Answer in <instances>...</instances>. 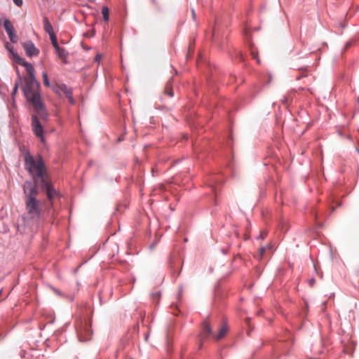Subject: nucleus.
Wrapping results in <instances>:
<instances>
[{
	"instance_id": "f257e3e1",
	"label": "nucleus",
	"mask_w": 359,
	"mask_h": 359,
	"mask_svg": "<svg viewBox=\"0 0 359 359\" xmlns=\"http://www.w3.org/2000/svg\"><path fill=\"white\" fill-rule=\"evenodd\" d=\"M25 168L32 176L35 187H41L46 191L50 201L55 198L57 193L53 189L50 182L47 168L41 156L34 157L29 151L24 154Z\"/></svg>"
},
{
	"instance_id": "f03ea898",
	"label": "nucleus",
	"mask_w": 359,
	"mask_h": 359,
	"mask_svg": "<svg viewBox=\"0 0 359 359\" xmlns=\"http://www.w3.org/2000/svg\"><path fill=\"white\" fill-rule=\"evenodd\" d=\"M26 212L23 219L27 222H37L42 213L41 203L36 199L39 194L37 188L30 181H26L23 185Z\"/></svg>"
},
{
	"instance_id": "7ed1b4c3",
	"label": "nucleus",
	"mask_w": 359,
	"mask_h": 359,
	"mask_svg": "<svg viewBox=\"0 0 359 359\" xmlns=\"http://www.w3.org/2000/svg\"><path fill=\"white\" fill-rule=\"evenodd\" d=\"M23 67H25L27 74V76L23 79V93L27 100L32 103L37 112H40L43 109V104L39 92V84L34 74V67L30 63H26Z\"/></svg>"
},
{
	"instance_id": "20e7f679",
	"label": "nucleus",
	"mask_w": 359,
	"mask_h": 359,
	"mask_svg": "<svg viewBox=\"0 0 359 359\" xmlns=\"http://www.w3.org/2000/svg\"><path fill=\"white\" fill-rule=\"evenodd\" d=\"M3 26L11 41L12 43H16L18 41V36L15 33V29L11 22L8 19H5L3 21Z\"/></svg>"
},
{
	"instance_id": "39448f33",
	"label": "nucleus",
	"mask_w": 359,
	"mask_h": 359,
	"mask_svg": "<svg viewBox=\"0 0 359 359\" xmlns=\"http://www.w3.org/2000/svg\"><path fill=\"white\" fill-rule=\"evenodd\" d=\"M212 334V329L208 321H204L202 324L201 332L199 334V347H202L203 341H205L210 334Z\"/></svg>"
},
{
	"instance_id": "423d86ee",
	"label": "nucleus",
	"mask_w": 359,
	"mask_h": 359,
	"mask_svg": "<svg viewBox=\"0 0 359 359\" xmlns=\"http://www.w3.org/2000/svg\"><path fill=\"white\" fill-rule=\"evenodd\" d=\"M32 126L34 133L43 141V129L37 116L35 115H33L32 117Z\"/></svg>"
},
{
	"instance_id": "0eeeda50",
	"label": "nucleus",
	"mask_w": 359,
	"mask_h": 359,
	"mask_svg": "<svg viewBox=\"0 0 359 359\" xmlns=\"http://www.w3.org/2000/svg\"><path fill=\"white\" fill-rule=\"evenodd\" d=\"M54 90L57 94H59L60 92H62L68 99L69 102L72 104H74V100L72 96V90L71 88H68L65 84L58 85L54 89Z\"/></svg>"
},
{
	"instance_id": "6e6552de",
	"label": "nucleus",
	"mask_w": 359,
	"mask_h": 359,
	"mask_svg": "<svg viewBox=\"0 0 359 359\" xmlns=\"http://www.w3.org/2000/svg\"><path fill=\"white\" fill-rule=\"evenodd\" d=\"M5 47L9 51L10 57L14 62L22 66L25 65L26 63H28L27 62L25 61L23 58L20 57L16 53L14 52L13 47L8 42H6L5 43Z\"/></svg>"
},
{
	"instance_id": "1a4fd4ad",
	"label": "nucleus",
	"mask_w": 359,
	"mask_h": 359,
	"mask_svg": "<svg viewBox=\"0 0 359 359\" xmlns=\"http://www.w3.org/2000/svg\"><path fill=\"white\" fill-rule=\"evenodd\" d=\"M26 54L29 56H36L39 53V50L35 47L34 44L31 41H27L22 43Z\"/></svg>"
},
{
	"instance_id": "9d476101",
	"label": "nucleus",
	"mask_w": 359,
	"mask_h": 359,
	"mask_svg": "<svg viewBox=\"0 0 359 359\" xmlns=\"http://www.w3.org/2000/svg\"><path fill=\"white\" fill-rule=\"evenodd\" d=\"M76 331L81 341L88 339V335L90 334V330L86 323L83 325L82 323H80V325L76 327Z\"/></svg>"
},
{
	"instance_id": "9b49d317",
	"label": "nucleus",
	"mask_w": 359,
	"mask_h": 359,
	"mask_svg": "<svg viewBox=\"0 0 359 359\" xmlns=\"http://www.w3.org/2000/svg\"><path fill=\"white\" fill-rule=\"evenodd\" d=\"M228 331H229V327H228L227 324L224 322L220 325V327L219 328L218 334H214L213 337L217 341L220 340L221 339H222L223 337H224L226 336V334H227Z\"/></svg>"
},
{
	"instance_id": "f8f14e48",
	"label": "nucleus",
	"mask_w": 359,
	"mask_h": 359,
	"mask_svg": "<svg viewBox=\"0 0 359 359\" xmlns=\"http://www.w3.org/2000/svg\"><path fill=\"white\" fill-rule=\"evenodd\" d=\"M43 21L45 32L48 33L49 36H50L52 34H55L53 32V27L48 19L46 17H44Z\"/></svg>"
},
{
	"instance_id": "ddd939ff",
	"label": "nucleus",
	"mask_w": 359,
	"mask_h": 359,
	"mask_svg": "<svg viewBox=\"0 0 359 359\" xmlns=\"http://www.w3.org/2000/svg\"><path fill=\"white\" fill-rule=\"evenodd\" d=\"M58 57L62 60L64 62H66V59L68 56V52L63 48L58 47V49H55Z\"/></svg>"
},
{
	"instance_id": "4468645a",
	"label": "nucleus",
	"mask_w": 359,
	"mask_h": 359,
	"mask_svg": "<svg viewBox=\"0 0 359 359\" xmlns=\"http://www.w3.org/2000/svg\"><path fill=\"white\" fill-rule=\"evenodd\" d=\"M273 248L271 244L267 245L265 247H262L259 249V258L264 257L269 251Z\"/></svg>"
},
{
	"instance_id": "2eb2a0df",
	"label": "nucleus",
	"mask_w": 359,
	"mask_h": 359,
	"mask_svg": "<svg viewBox=\"0 0 359 359\" xmlns=\"http://www.w3.org/2000/svg\"><path fill=\"white\" fill-rule=\"evenodd\" d=\"M164 94L168 95L170 97L173 96L172 84L171 81H169L166 83L164 88Z\"/></svg>"
},
{
	"instance_id": "dca6fc26",
	"label": "nucleus",
	"mask_w": 359,
	"mask_h": 359,
	"mask_svg": "<svg viewBox=\"0 0 359 359\" xmlns=\"http://www.w3.org/2000/svg\"><path fill=\"white\" fill-rule=\"evenodd\" d=\"M50 36V39L51 41V43L53 46L55 48V49H58L59 45L57 41V37L55 34H52Z\"/></svg>"
},
{
	"instance_id": "f3484780",
	"label": "nucleus",
	"mask_w": 359,
	"mask_h": 359,
	"mask_svg": "<svg viewBox=\"0 0 359 359\" xmlns=\"http://www.w3.org/2000/svg\"><path fill=\"white\" fill-rule=\"evenodd\" d=\"M102 14L103 15V18L105 21L109 20V9L107 7L104 6L102 9Z\"/></svg>"
},
{
	"instance_id": "a211bd4d",
	"label": "nucleus",
	"mask_w": 359,
	"mask_h": 359,
	"mask_svg": "<svg viewBox=\"0 0 359 359\" xmlns=\"http://www.w3.org/2000/svg\"><path fill=\"white\" fill-rule=\"evenodd\" d=\"M22 79L20 76H19L18 80L16 81V82H15V86H14L13 92H12L13 97L16 94V93L18 91V86H19L20 83H22Z\"/></svg>"
},
{
	"instance_id": "6ab92c4d",
	"label": "nucleus",
	"mask_w": 359,
	"mask_h": 359,
	"mask_svg": "<svg viewBox=\"0 0 359 359\" xmlns=\"http://www.w3.org/2000/svg\"><path fill=\"white\" fill-rule=\"evenodd\" d=\"M42 76H43V84L46 86L49 87L50 86V83H49V80H48V78L47 73L46 72H43Z\"/></svg>"
},
{
	"instance_id": "aec40b11",
	"label": "nucleus",
	"mask_w": 359,
	"mask_h": 359,
	"mask_svg": "<svg viewBox=\"0 0 359 359\" xmlns=\"http://www.w3.org/2000/svg\"><path fill=\"white\" fill-rule=\"evenodd\" d=\"M306 69H300L299 71L301 73H303L304 71H306ZM306 76V74H302L301 75L297 76V79H300L302 77Z\"/></svg>"
},
{
	"instance_id": "412c9836",
	"label": "nucleus",
	"mask_w": 359,
	"mask_h": 359,
	"mask_svg": "<svg viewBox=\"0 0 359 359\" xmlns=\"http://www.w3.org/2000/svg\"><path fill=\"white\" fill-rule=\"evenodd\" d=\"M151 3L152 4V5L156 8H159V4L157 0H151Z\"/></svg>"
},
{
	"instance_id": "4be33fe9",
	"label": "nucleus",
	"mask_w": 359,
	"mask_h": 359,
	"mask_svg": "<svg viewBox=\"0 0 359 359\" xmlns=\"http://www.w3.org/2000/svg\"><path fill=\"white\" fill-rule=\"evenodd\" d=\"M251 54H252V57L257 60V62L258 64H259V63H260V60H259V59L257 57V55L254 53V51H252V52H251Z\"/></svg>"
},
{
	"instance_id": "5701e85b",
	"label": "nucleus",
	"mask_w": 359,
	"mask_h": 359,
	"mask_svg": "<svg viewBox=\"0 0 359 359\" xmlns=\"http://www.w3.org/2000/svg\"><path fill=\"white\" fill-rule=\"evenodd\" d=\"M13 1L18 6H21L22 5V0H13Z\"/></svg>"
},
{
	"instance_id": "b1692460",
	"label": "nucleus",
	"mask_w": 359,
	"mask_h": 359,
	"mask_svg": "<svg viewBox=\"0 0 359 359\" xmlns=\"http://www.w3.org/2000/svg\"><path fill=\"white\" fill-rule=\"evenodd\" d=\"M237 57H238L239 60L243 61V55L241 54L240 53H238Z\"/></svg>"
},
{
	"instance_id": "393cba45",
	"label": "nucleus",
	"mask_w": 359,
	"mask_h": 359,
	"mask_svg": "<svg viewBox=\"0 0 359 359\" xmlns=\"http://www.w3.org/2000/svg\"><path fill=\"white\" fill-rule=\"evenodd\" d=\"M266 236V232H261L260 235H259V237L263 239Z\"/></svg>"
},
{
	"instance_id": "a878e982",
	"label": "nucleus",
	"mask_w": 359,
	"mask_h": 359,
	"mask_svg": "<svg viewBox=\"0 0 359 359\" xmlns=\"http://www.w3.org/2000/svg\"><path fill=\"white\" fill-rule=\"evenodd\" d=\"M309 285H310L311 286H313V284H314V283H315V280H314V279H313V278H312V279H310V280H309Z\"/></svg>"
},
{
	"instance_id": "bb28decb",
	"label": "nucleus",
	"mask_w": 359,
	"mask_h": 359,
	"mask_svg": "<svg viewBox=\"0 0 359 359\" xmlns=\"http://www.w3.org/2000/svg\"><path fill=\"white\" fill-rule=\"evenodd\" d=\"M191 14H192L193 19L195 20L196 19V13L194 9H191Z\"/></svg>"
},
{
	"instance_id": "cd10ccee",
	"label": "nucleus",
	"mask_w": 359,
	"mask_h": 359,
	"mask_svg": "<svg viewBox=\"0 0 359 359\" xmlns=\"http://www.w3.org/2000/svg\"><path fill=\"white\" fill-rule=\"evenodd\" d=\"M101 58V56L100 55H97L96 57H95V60L96 61H99Z\"/></svg>"
},
{
	"instance_id": "c85d7f7f",
	"label": "nucleus",
	"mask_w": 359,
	"mask_h": 359,
	"mask_svg": "<svg viewBox=\"0 0 359 359\" xmlns=\"http://www.w3.org/2000/svg\"><path fill=\"white\" fill-rule=\"evenodd\" d=\"M90 1L91 2H93V1H95V0H90Z\"/></svg>"
}]
</instances>
